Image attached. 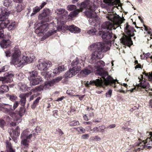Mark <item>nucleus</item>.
Instances as JSON below:
<instances>
[{
  "label": "nucleus",
  "instance_id": "f704fd0d",
  "mask_svg": "<svg viewBox=\"0 0 152 152\" xmlns=\"http://www.w3.org/2000/svg\"><path fill=\"white\" fill-rule=\"evenodd\" d=\"M79 121L77 120H74L70 121L69 125L70 126H78L79 125Z\"/></svg>",
  "mask_w": 152,
  "mask_h": 152
},
{
  "label": "nucleus",
  "instance_id": "58836bf2",
  "mask_svg": "<svg viewBox=\"0 0 152 152\" xmlns=\"http://www.w3.org/2000/svg\"><path fill=\"white\" fill-rule=\"evenodd\" d=\"M21 99L20 100L21 104L23 106H24L26 102V97L24 95L22 96L21 97Z\"/></svg>",
  "mask_w": 152,
  "mask_h": 152
},
{
  "label": "nucleus",
  "instance_id": "c03bdc74",
  "mask_svg": "<svg viewBox=\"0 0 152 152\" xmlns=\"http://www.w3.org/2000/svg\"><path fill=\"white\" fill-rule=\"evenodd\" d=\"M74 129H75L76 131L79 132H85V130L83 129L82 127H79L77 128H74Z\"/></svg>",
  "mask_w": 152,
  "mask_h": 152
},
{
  "label": "nucleus",
  "instance_id": "c9c22d12",
  "mask_svg": "<svg viewBox=\"0 0 152 152\" xmlns=\"http://www.w3.org/2000/svg\"><path fill=\"white\" fill-rule=\"evenodd\" d=\"M40 10V7L38 6H36L33 9V12L31 14V16L36 14L37 13L39 12Z\"/></svg>",
  "mask_w": 152,
  "mask_h": 152
},
{
  "label": "nucleus",
  "instance_id": "338daca9",
  "mask_svg": "<svg viewBox=\"0 0 152 152\" xmlns=\"http://www.w3.org/2000/svg\"><path fill=\"white\" fill-rule=\"evenodd\" d=\"M70 112H68V114L70 115V113H73L76 111V110L75 108H73L72 107H71L70 109Z\"/></svg>",
  "mask_w": 152,
  "mask_h": 152
},
{
  "label": "nucleus",
  "instance_id": "bb28decb",
  "mask_svg": "<svg viewBox=\"0 0 152 152\" xmlns=\"http://www.w3.org/2000/svg\"><path fill=\"white\" fill-rule=\"evenodd\" d=\"M38 75V72L37 71L34 70L29 73V76L28 77L29 80H32L37 77Z\"/></svg>",
  "mask_w": 152,
  "mask_h": 152
},
{
  "label": "nucleus",
  "instance_id": "09e8293b",
  "mask_svg": "<svg viewBox=\"0 0 152 152\" xmlns=\"http://www.w3.org/2000/svg\"><path fill=\"white\" fill-rule=\"evenodd\" d=\"M23 9V7L21 5H18L16 7V10L17 12H20Z\"/></svg>",
  "mask_w": 152,
  "mask_h": 152
},
{
  "label": "nucleus",
  "instance_id": "a211bd4d",
  "mask_svg": "<svg viewBox=\"0 0 152 152\" xmlns=\"http://www.w3.org/2000/svg\"><path fill=\"white\" fill-rule=\"evenodd\" d=\"M13 134L10 133V136L14 140L15 142L17 140L16 137L17 136H19L20 135V130L18 126H17L15 130H12Z\"/></svg>",
  "mask_w": 152,
  "mask_h": 152
},
{
  "label": "nucleus",
  "instance_id": "0eeeda50",
  "mask_svg": "<svg viewBox=\"0 0 152 152\" xmlns=\"http://www.w3.org/2000/svg\"><path fill=\"white\" fill-rule=\"evenodd\" d=\"M141 80L139 77L138 78L139 79L140 81V83L137 86V91H145L146 92H148V90H147L145 89H147L149 88L150 85L149 83L147 80H146L145 79L144 80H143V76L141 75Z\"/></svg>",
  "mask_w": 152,
  "mask_h": 152
},
{
  "label": "nucleus",
  "instance_id": "4be33fe9",
  "mask_svg": "<svg viewBox=\"0 0 152 152\" xmlns=\"http://www.w3.org/2000/svg\"><path fill=\"white\" fill-rule=\"evenodd\" d=\"M104 3L108 5L113 6L120 3V0H103Z\"/></svg>",
  "mask_w": 152,
  "mask_h": 152
},
{
  "label": "nucleus",
  "instance_id": "de8ad7c7",
  "mask_svg": "<svg viewBox=\"0 0 152 152\" xmlns=\"http://www.w3.org/2000/svg\"><path fill=\"white\" fill-rule=\"evenodd\" d=\"M9 68V67L7 66H4L0 69V72H3L7 71Z\"/></svg>",
  "mask_w": 152,
  "mask_h": 152
},
{
  "label": "nucleus",
  "instance_id": "f8f14e48",
  "mask_svg": "<svg viewBox=\"0 0 152 152\" xmlns=\"http://www.w3.org/2000/svg\"><path fill=\"white\" fill-rule=\"evenodd\" d=\"M124 31L128 36L132 37L134 35V31H136L135 29L131 26L129 25L128 23L126 24V26L124 27Z\"/></svg>",
  "mask_w": 152,
  "mask_h": 152
},
{
  "label": "nucleus",
  "instance_id": "bf43d9fd",
  "mask_svg": "<svg viewBox=\"0 0 152 152\" xmlns=\"http://www.w3.org/2000/svg\"><path fill=\"white\" fill-rule=\"evenodd\" d=\"M90 131L93 132H96L99 131V129L98 127H95L92 129H90Z\"/></svg>",
  "mask_w": 152,
  "mask_h": 152
},
{
  "label": "nucleus",
  "instance_id": "9b49d317",
  "mask_svg": "<svg viewBox=\"0 0 152 152\" xmlns=\"http://www.w3.org/2000/svg\"><path fill=\"white\" fill-rule=\"evenodd\" d=\"M121 42L124 45L130 47L133 44L131 37L124 35L120 39Z\"/></svg>",
  "mask_w": 152,
  "mask_h": 152
},
{
  "label": "nucleus",
  "instance_id": "f03ea898",
  "mask_svg": "<svg viewBox=\"0 0 152 152\" xmlns=\"http://www.w3.org/2000/svg\"><path fill=\"white\" fill-rule=\"evenodd\" d=\"M96 6L94 5L92 2L90 0H85L82 2L80 6V9L76 10V6L74 5H69L67 7V10L69 11H74L71 12L69 16L70 17L75 16L78 14L80 12H82L84 9H90L94 11L96 9Z\"/></svg>",
  "mask_w": 152,
  "mask_h": 152
},
{
  "label": "nucleus",
  "instance_id": "dca6fc26",
  "mask_svg": "<svg viewBox=\"0 0 152 152\" xmlns=\"http://www.w3.org/2000/svg\"><path fill=\"white\" fill-rule=\"evenodd\" d=\"M103 84L102 80L98 79H96V80L91 81L88 83H86L85 85L87 87H89V85H95L97 86H102L103 85Z\"/></svg>",
  "mask_w": 152,
  "mask_h": 152
},
{
  "label": "nucleus",
  "instance_id": "7ed1b4c3",
  "mask_svg": "<svg viewBox=\"0 0 152 152\" xmlns=\"http://www.w3.org/2000/svg\"><path fill=\"white\" fill-rule=\"evenodd\" d=\"M21 53L20 50L17 48H15L12 58L11 61L10 63L15 65H17V66L22 67L25 63H29L33 61L35 59V57L32 56L31 58L30 56H23L22 60L19 59Z\"/></svg>",
  "mask_w": 152,
  "mask_h": 152
},
{
  "label": "nucleus",
  "instance_id": "052dcab7",
  "mask_svg": "<svg viewBox=\"0 0 152 152\" xmlns=\"http://www.w3.org/2000/svg\"><path fill=\"white\" fill-rule=\"evenodd\" d=\"M58 69L59 70L60 72L64 70V66H61L58 67Z\"/></svg>",
  "mask_w": 152,
  "mask_h": 152
},
{
  "label": "nucleus",
  "instance_id": "69168bd1",
  "mask_svg": "<svg viewBox=\"0 0 152 152\" xmlns=\"http://www.w3.org/2000/svg\"><path fill=\"white\" fill-rule=\"evenodd\" d=\"M53 80L50 81H49L48 83V86H51L55 84V82H52Z\"/></svg>",
  "mask_w": 152,
  "mask_h": 152
},
{
  "label": "nucleus",
  "instance_id": "4d7b16f0",
  "mask_svg": "<svg viewBox=\"0 0 152 152\" xmlns=\"http://www.w3.org/2000/svg\"><path fill=\"white\" fill-rule=\"evenodd\" d=\"M42 30H41L39 28V27L37 28L35 31V33L37 34H39V33H43Z\"/></svg>",
  "mask_w": 152,
  "mask_h": 152
},
{
  "label": "nucleus",
  "instance_id": "a19ab883",
  "mask_svg": "<svg viewBox=\"0 0 152 152\" xmlns=\"http://www.w3.org/2000/svg\"><path fill=\"white\" fill-rule=\"evenodd\" d=\"M96 32L97 31L95 28L89 30L88 31V33L91 35L96 34Z\"/></svg>",
  "mask_w": 152,
  "mask_h": 152
},
{
  "label": "nucleus",
  "instance_id": "2eb2a0df",
  "mask_svg": "<svg viewBox=\"0 0 152 152\" xmlns=\"http://www.w3.org/2000/svg\"><path fill=\"white\" fill-rule=\"evenodd\" d=\"M102 28L103 29H107L110 31L112 29H115L116 28L115 26V24L113 22L110 21H106L103 23L101 26Z\"/></svg>",
  "mask_w": 152,
  "mask_h": 152
},
{
  "label": "nucleus",
  "instance_id": "1a4fd4ad",
  "mask_svg": "<svg viewBox=\"0 0 152 152\" xmlns=\"http://www.w3.org/2000/svg\"><path fill=\"white\" fill-rule=\"evenodd\" d=\"M93 4L94 5L96 6V9L94 11H92L90 9H88L90 11H87L86 12V15H87L90 17L89 22L90 23V24L91 25L94 26L96 23H98L99 20L97 16H96L95 17H94V16H93V12H94L95 11L97 7V6L96 5L93 3Z\"/></svg>",
  "mask_w": 152,
  "mask_h": 152
},
{
  "label": "nucleus",
  "instance_id": "6ab92c4d",
  "mask_svg": "<svg viewBox=\"0 0 152 152\" xmlns=\"http://www.w3.org/2000/svg\"><path fill=\"white\" fill-rule=\"evenodd\" d=\"M32 134H30V132L26 129L23 131L21 134V138L30 139L32 137Z\"/></svg>",
  "mask_w": 152,
  "mask_h": 152
},
{
  "label": "nucleus",
  "instance_id": "b1692460",
  "mask_svg": "<svg viewBox=\"0 0 152 152\" xmlns=\"http://www.w3.org/2000/svg\"><path fill=\"white\" fill-rule=\"evenodd\" d=\"M10 45V40L9 39H3L0 42V45L3 48H6L8 47Z\"/></svg>",
  "mask_w": 152,
  "mask_h": 152
},
{
  "label": "nucleus",
  "instance_id": "c85d7f7f",
  "mask_svg": "<svg viewBox=\"0 0 152 152\" xmlns=\"http://www.w3.org/2000/svg\"><path fill=\"white\" fill-rule=\"evenodd\" d=\"M42 98V96L37 97L34 101L31 107L32 109H35L39 103V100Z\"/></svg>",
  "mask_w": 152,
  "mask_h": 152
},
{
  "label": "nucleus",
  "instance_id": "6e6552de",
  "mask_svg": "<svg viewBox=\"0 0 152 152\" xmlns=\"http://www.w3.org/2000/svg\"><path fill=\"white\" fill-rule=\"evenodd\" d=\"M84 65L83 60L80 59L77 57L72 63V68L73 70H75L78 73L81 69V65Z\"/></svg>",
  "mask_w": 152,
  "mask_h": 152
},
{
  "label": "nucleus",
  "instance_id": "ea45409f",
  "mask_svg": "<svg viewBox=\"0 0 152 152\" xmlns=\"http://www.w3.org/2000/svg\"><path fill=\"white\" fill-rule=\"evenodd\" d=\"M56 32V30H50L48 31L46 34L45 36L47 37H48Z\"/></svg>",
  "mask_w": 152,
  "mask_h": 152
},
{
  "label": "nucleus",
  "instance_id": "f257e3e1",
  "mask_svg": "<svg viewBox=\"0 0 152 152\" xmlns=\"http://www.w3.org/2000/svg\"><path fill=\"white\" fill-rule=\"evenodd\" d=\"M109 49L107 45L102 42L93 43L88 47V50L93 52L91 57L93 61L102 58L103 57V52H106Z\"/></svg>",
  "mask_w": 152,
  "mask_h": 152
},
{
  "label": "nucleus",
  "instance_id": "37998d69",
  "mask_svg": "<svg viewBox=\"0 0 152 152\" xmlns=\"http://www.w3.org/2000/svg\"><path fill=\"white\" fill-rule=\"evenodd\" d=\"M23 106L20 107V110L19 111V114L20 116H22L23 115L25 111V110Z\"/></svg>",
  "mask_w": 152,
  "mask_h": 152
},
{
  "label": "nucleus",
  "instance_id": "13d9d810",
  "mask_svg": "<svg viewBox=\"0 0 152 152\" xmlns=\"http://www.w3.org/2000/svg\"><path fill=\"white\" fill-rule=\"evenodd\" d=\"M119 20V17L115 15L114 18L113 20V22L114 23V22H118Z\"/></svg>",
  "mask_w": 152,
  "mask_h": 152
},
{
  "label": "nucleus",
  "instance_id": "ddd939ff",
  "mask_svg": "<svg viewBox=\"0 0 152 152\" xmlns=\"http://www.w3.org/2000/svg\"><path fill=\"white\" fill-rule=\"evenodd\" d=\"M135 144L136 147L134 148V151L136 152L139 151L141 150H143L144 148L146 149H151L152 148V146H148V145H146V144H145L144 141Z\"/></svg>",
  "mask_w": 152,
  "mask_h": 152
},
{
  "label": "nucleus",
  "instance_id": "9d476101",
  "mask_svg": "<svg viewBox=\"0 0 152 152\" xmlns=\"http://www.w3.org/2000/svg\"><path fill=\"white\" fill-rule=\"evenodd\" d=\"M102 78L104 81V84L106 86H111L114 88H116L117 87L115 85L116 82H117L119 84L118 80L117 79L114 80L110 76L108 75V74L107 75L106 77Z\"/></svg>",
  "mask_w": 152,
  "mask_h": 152
},
{
  "label": "nucleus",
  "instance_id": "864d4df0",
  "mask_svg": "<svg viewBox=\"0 0 152 152\" xmlns=\"http://www.w3.org/2000/svg\"><path fill=\"white\" fill-rule=\"evenodd\" d=\"M17 99V97L15 95H10V100L14 101Z\"/></svg>",
  "mask_w": 152,
  "mask_h": 152
},
{
  "label": "nucleus",
  "instance_id": "7c9ffc66",
  "mask_svg": "<svg viewBox=\"0 0 152 152\" xmlns=\"http://www.w3.org/2000/svg\"><path fill=\"white\" fill-rule=\"evenodd\" d=\"M18 102H16L14 103L13 106L12 105H10V116L11 117H13V115L15 116V113L12 115V112L11 111L14 110L18 107Z\"/></svg>",
  "mask_w": 152,
  "mask_h": 152
},
{
  "label": "nucleus",
  "instance_id": "0e129e2a",
  "mask_svg": "<svg viewBox=\"0 0 152 152\" xmlns=\"http://www.w3.org/2000/svg\"><path fill=\"white\" fill-rule=\"evenodd\" d=\"M89 137V135L88 134H83L82 136V138L83 139H88Z\"/></svg>",
  "mask_w": 152,
  "mask_h": 152
},
{
  "label": "nucleus",
  "instance_id": "6e6d98bb",
  "mask_svg": "<svg viewBox=\"0 0 152 152\" xmlns=\"http://www.w3.org/2000/svg\"><path fill=\"white\" fill-rule=\"evenodd\" d=\"M4 5L8 7L10 6V1L9 0H5L4 3Z\"/></svg>",
  "mask_w": 152,
  "mask_h": 152
},
{
  "label": "nucleus",
  "instance_id": "2f4dec72",
  "mask_svg": "<svg viewBox=\"0 0 152 152\" xmlns=\"http://www.w3.org/2000/svg\"><path fill=\"white\" fill-rule=\"evenodd\" d=\"M149 134L150 136V138L148 137L147 138L145 143L147 145H152V132H150Z\"/></svg>",
  "mask_w": 152,
  "mask_h": 152
},
{
  "label": "nucleus",
  "instance_id": "4468645a",
  "mask_svg": "<svg viewBox=\"0 0 152 152\" xmlns=\"http://www.w3.org/2000/svg\"><path fill=\"white\" fill-rule=\"evenodd\" d=\"M52 63L50 61H46L45 62L41 63L37 65L38 69L41 71H46L48 68L51 66Z\"/></svg>",
  "mask_w": 152,
  "mask_h": 152
},
{
  "label": "nucleus",
  "instance_id": "4c0bfd02",
  "mask_svg": "<svg viewBox=\"0 0 152 152\" xmlns=\"http://www.w3.org/2000/svg\"><path fill=\"white\" fill-rule=\"evenodd\" d=\"M17 23L15 21L12 22L11 24H10V30L15 29L17 27Z\"/></svg>",
  "mask_w": 152,
  "mask_h": 152
},
{
  "label": "nucleus",
  "instance_id": "473e14b6",
  "mask_svg": "<svg viewBox=\"0 0 152 152\" xmlns=\"http://www.w3.org/2000/svg\"><path fill=\"white\" fill-rule=\"evenodd\" d=\"M0 93H3L7 92L9 91L8 87L6 85L1 86L0 88Z\"/></svg>",
  "mask_w": 152,
  "mask_h": 152
},
{
  "label": "nucleus",
  "instance_id": "20e7f679",
  "mask_svg": "<svg viewBox=\"0 0 152 152\" xmlns=\"http://www.w3.org/2000/svg\"><path fill=\"white\" fill-rule=\"evenodd\" d=\"M10 15V11L6 8L0 7V29L5 28L9 23V20H7Z\"/></svg>",
  "mask_w": 152,
  "mask_h": 152
},
{
  "label": "nucleus",
  "instance_id": "49530a36",
  "mask_svg": "<svg viewBox=\"0 0 152 152\" xmlns=\"http://www.w3.org/2000/svg\"><path fill=\"white\" fill-rule=\"evenodd\" d=\"M112 90L110 89L109 90L108 92H107L106 94V97H111L112 94Z\"/></svg>",
  "mask_w": 152,
  "mask_h": 152
},
{
  "label": "nucleus",
  "instance_id": "5fc2aeb1",
  "mask_svg": "<svg viewBox=\"0 0 152 152\" xmlns=\"http://www.w3.org/2000/svg\"><path fill=\"white\" fill-rule=\"evenodd\" d=\"M7 150L8 152H10V144L8 140H6Z\"/></svg>",
  "mask_w": 152,
  "mask_h": 152
},
{
  "label": "nucleus",
  "instance_id": "8fccbe9b",
  "mask_svg": "<svg viewBox=\"0 0 152 152\" xmlns=\"http://www.w3.org/2000/svg\"><path fill=\"white\" fill-rule=\"evenodd\" d=\"M114 16L115 15L113 14H110L107 16V18L108 20L111 21L110 22H113V18H114Z\"/></svg>",
  "mask_w": 152,
  "mask_h": 152
},
{
  "label": "nucleus",
  "instance_id": "f3484780",
  "mask_svg": "<svg viewBox=\"0 0 152 152\" xmlns=\"http://www.w3.org/2000/svg\"><path fill=\"white\" fill-rule=\"evenodd\" d=\"M66 30H68L72 33H79L80 32V30L78 27L74 25L68 26L66 25L64 26Z\"/></svg>",
  "mask_w": 152,
  "mask_h": 152
},
{
  "label": "nucleus",
  "instance_id": "a18cd8bd",
  "mask_svg": "<svg viewBox=\"0 0 152 152\" xmlns=\"http://www.w3.org/2000/svg\"><path fill=\"white\" fill-rule=\"evenodd\" d=\"M91 138L92 140H95L96 141H100L101 140V138L97 135L91 137Z\"/></svg>",
  "mask_w": 152,
  "mask_h": 152
},
{
  "label": "nucleus",
  "instance_id": "680f3d73",
  "mask_svg": "<svg viewBox=\"0 0 152 152\" xmlns=\"http://www.w3.org/2000/svg\"><path fill=\"white\" fill-rule=\"evenodd\" d=\"M58 112L57 110H54L53 111V116L55 118H57V116L58 115Z\"/></svg>",
  "mask_w": 152,
  "mask_h": 152
},
{
  "label": "nucleus",
  "instance_id": "3c124183",
  "mask_svg": "<svg viewBox=\"0 0 152 152\" xmlns=\"http://www.w3.org/2000/svg\"><path fill=\"white\" fill-rule=\"evenodd\" d=\"M142 74L145 75V76H148L149 78L152 79V72L151 73L150 72L148 73L144 72H143Z\"/></svg>",
  "mask_w": 152,
  "mask_h": 152
},
{
  "label": "nucleus",
  "instance_id": "39448f33",
  "mask_svg": "<svg viewBox=\"0 0 152 152\" xmlns=\"http://www.w3.org/2000/svg\"><path fill=\"white\" fill-rule=\"evenodd\" d=\"M99 34L102 35V37L104 41L107 42H111L114 41L115 39L117 38L115 35H114V37H113V34L112 32L108 31H99Z\"/></svg>",
  "mask_w": 152,
  "mask_h": 152
},
{
  "label": "nucleus",
  "instance_id": "393cba45",
  "mask_svg": "<svg viewBox=\"0 0 152 152\" xmlns=\"http://www.w3.org/2000/svg\"><path fill=\"white\" fill-rule=\"evenodd\" d=\"M22 140L21 142V145L24 146L23 148L26 149L29 146V139L25 138H21Z\"/></svg>",
  "mask_w": 152,
  "mask_h": 152
},
{
  "label": "nucleus",
  "instance_id": "e433bc0d",
  "mask_svg": "<svg viewBox=\"0 0 152 152\" xmlns=\"http://www.w3.org/2000/svg\"><path fill=\"white\" fill-rule=\"evenodd\" d=\"M43 88L44 87L42 85L38 86L35 87L34 89V91L35 92H37L38 91H40L43 90Z\"/></svg>",
  "mask_w": 152,
  "mask_h": 152
},
{
  "label": "nucleus",
  "instance_id": "412c9836",
  "mask_svg": "<svg viewBox=\"0 0 152 152\" xmlns=\"http://www.w3.org/2000/svg\"><path fill=\"white\" fill-rule=\"evenodd\" d=\"M58 13L61 15L60 18H66L68 17V12L64 9H58Z\"/></svg>",
  "mask_w": 152,
  "mask_h": 152
},
{
  "label": "nucleus",
  "instance_id": "cd10ccee",
  "mask_svg": "<svg viewBox=\"0 0 152 152\" xmlns=\"http://www.w3.org/2000/svg\"><path fill=\"white\" fill-rule=\"evenodd\" d=\"M42 98V96L37 97L34 101L31 107L32 109H35L39 103V100Z\"/></svg>",
  "mask_w": 152,
  "mask_h": 152
},
{
  "label": "nucleus",
  "instance_id": "aec40b11",
  "mask_svg": "<svg viewBox=\"0 0 152 152\" xmlns=\"http://www.w3.org/2000/svg\"><path fill=\"white\" fill-rule=\"evenodd\" d=\"M93 68L91 65H89L88 67L82 70L80 72V74H83L85 75H88L93 71Z\"/></svg>",
  "mask_w": 152,
  "mask_h": 152
},
{
  "label": "nucleus",
  "instance_id": "603ef678",
  "mask_svg": "<svg viewBox=\"0 0 152 152\" xmlns=\"http://www.w3.org/2000/svg\"><path fill=\"white\" fill-rule=\"evenodd\" d=\"M5 124V122L4 120L0 119V127L1 128H3Z\"/></svg>",
  "mask_w": 152,
  "mask_h": 152
},
{
  "label": "nucleus",
  "instance_id": "774afa93",
  "mask_svg": "<svg viewBox=\"0 0 152 152\" xmlns=\"http://www.w3.org/2000/svg\"><path fill=\"white\" fill-rule=\"evenodd\" d=\"M98 128L99 129V130H100L101 131H102L105 129V127L104 125H102L100 126H99Z\"/></svg>",
  "mask_w": 152,
  "mask_h": 152
},
{
  "label": "nucleus",
  "instance_id": "a878e982",
  "mask_svg": "<svg viewBox=\"0 0 152 152\" xmlns=\"http://www.w3.org/2000/svg\"><path fill=\"white\" fill-rule=\"evenodd\" d=\"M77 73L75 70H73L72 68H71L69 71H67L66 75L65 77L67 78H70L73 75H76Z\"/></svg>",
  "mask_w": 152,
  "mask_h": 152
},
{
  "label": "nucleus",
  "instance_id": "79ce46f5",
  "mask_svg": "<svg viewBox=\"0 0 152 152\" xmlns=\"http://www.w3.org/2000/svg\"><path fill=\"white\" fill-rule=\"evenodd\" d=\"M62 79V77H59L53 80L52 82H55V83H58Z\"/></svg>",
  "mask_w": 152,
  "mask_h": 152
},
{
  "label": "nucleus",
  "instance_id": "e2e57ef3",
  "mask_svg": "<svg viewBox=\"0 0 152 152\" xmlns=\"http://www.w3.org/2000/svg\"><path fill=\"white\" fill-rule=\"evenodd\" d=\"M144 26L145 27V29L146 31L148 32V33H150V31L151 30V29L149 27L145 25H144Z\"/></svg>",
  "mask_w": 152,
  "mask_h": 152
},
{
  "label": "nucleus",
  "instance_id": "423d86ee",
  "mask_svg": "<svg viewBox=\"0 0 152 152\" xmlns=\"http://www.w3.org/2000/svg\"><path fill=\"white\" fill-rule=\"evenodd\" d=\"M97 70L96 73L102 78H104L108 75L107 72L104 71L102 67L105 65L104 62L100 60L96 64Z\"/></svg>",
  "mask_w": 152,
  "mask_h": 152
},
{
  "label": "nucleus",
  "instance_id": "72a5a7b5",
  "mask_svg": "<svg viewBox=\"0 0 152 152\" xmlns=\"http://www.w3.org/2000/svg\"><path fill=\"white\" fill-rule=\"evenodd\" d=\"M48 24L47 23H46L39 27L40 29L41 30H42V33L44 32L45 31H46L48 29Z\"/></svg>",
  "mask_w": 152,
  "mask_h": 152
},
{
  "label": "nucleus",
  "instance_id": "5701e85b",
  "mask_svg": "<svg viewBox=\"0 0 152 152\" xmlns=\"http://www.w3.org/2000/svg\"><path fill=\"white\" fill-rule=\"evenodd\" d=\"M42 81V78L40 77H38L37 78H34L30 80V85L32 86L38 85L41 83Z\"/></svg>",
  "mask_w": 152,
  "mask_h": 152
},
{
  "label": "nucleus",
  "instance_id": "c756f323",
  "mask_svg": "<svg viewBox=\"0 0 152 152\" xmlns=\"http://www.w3.org/2000/svg\"><path fill=\"white\" fill-rule=\"evenodd\" d=\"M49 10L48 9H44L43 10L42 12L39 15V16L42 18V19L43 18L47 17L48 16L49 14Z\"/></svg>",
  "mask_w": 152,
  "mask_h": 152
}]
</instances>
